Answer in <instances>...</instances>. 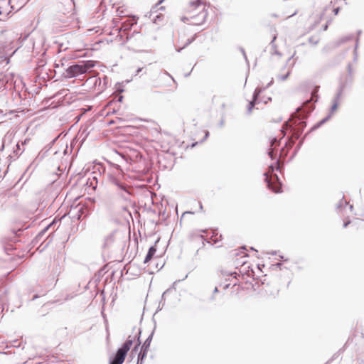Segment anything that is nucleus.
Returning <instances> with one entry per match:
<instances>
[{
    "label": "nucleus",
    "mask_w": 364,
    "mask_h": 364,
    "mask_svg": "<svg viewBox=\"0 0 364 364\" xmlns=\"http://www.w3.org/2000/svg\"><path fill=\"white\" fill-rule=\"evenodd\" d=\"M193 40V38L189 37L185 33H181L178 35L176 39V47L178 50H181L189 45Z\"/></svg>",
    "instance_id": "8"
},
{
    "label": "nucleus",
    "mask_w": 364,
    "mask_h": 364,
    "mask_svg": "<svg viewBox=\"0 0 364 364\" xmlns=\"http://www.w3.org/2000/svg\"><path fill=\"white\" fill-rule=\"evenodd\" d=\"M114 240V235L112 233L105 238V246H109Z\"/></svg>",
    "instance_id": "13"
},
{
    "label": "nucleus",
    "mask_w": 364,
    "mask_h": 364,
    "mask_svg": "<svg viewBox=\"0 0 364 364\" xmlns=\"http://www.w3.org/2000/svg\"><path fill=\"white\" fill-rule=\"evenodd\" d=\"M213 240L215 242H217V240H218V239H217V238H215V239H213Z\"/></svg>",
    "instance_id": "23"
},
{
    "label": "nucleus",
    "mask_w": 364,
    "mask_h": 364,
    "mask_svg": "<svg viewBox=\"0 0 364 364\" xmlns=\"http://www.w3.org/2000/svg\"><path fill=\"white\" fill-rule=\"evenodd\" d=\"M272 152H273V151L269 152V154L271 155V157H272Z\"/></svg>",
    "instance_id": "22"
},
{
    "label": "nucleus",
    "mask_w": 364,
    "mask_h": 364,
    "mask_svg": "<svg viewBox=\"0 0 364 364\" xmlns=\"http://www.w3.org/2000/svg\"><path fill=\"white\" fill-rule=\"evenodd\" d=\"M132 340L129 337L122 346L117 350L109 364H122L125 360L127 352L130 350L132 346Z\"/></svg>",
    "instance_id": "4"
},
{
    "label": "nucleus",
    "mask_w": 364,
    "mask_h": 364,
    "mask_svg": "<svg viewBox=\"0 0 364 364\" xmlns=\"http://www.w3.org/2000/svg\"><path fill=\"white\" fill-rule=\"evenodd\" d=\"M205 12L204 8L199 4L191 2L183 9L181 20L191 25H200L204 20Z\"/></svg>",
    "instance_id": "1"
},
{
    "label": "nucleus",
    "mask_w": 364,
    "mask_h": 364,
    "mask_svg": "<svg viewBox=\"0 0 364 364\" xmlns=\"http://www.w3.org/2000/svg\"><path fill=\"white\" fill-rule=\"evenodd\" d=\"M290 73H291L290 69L289 68H284L283 73L279 74L277 75V79L281 81H284L288 77V76L290 75Z\"/></svg>",
    "instance_id": "11"
},
{
    "label": "nucleus",
    "mask_w": 364,
    "mask_h": 364,
    "mask_svg": "<svg viewBox=\"0 0 364 364\" xmlns=\"http://www.w3.org/2000/svg\"><path fill=\"white\" fill-rule=\"evenodd\" d=\"M339 105H340V102H339L338 99L334 100L333 102L331 108V112L332 114L335 113L337 111Z\"/></svg>",
    "instance_id": "14"
},
{
    "label": "nucleus",
    "mask_w": 364,
    "mask_h": 364,
    "mask_svg": "<svg viewBox=\"0 0 364 364\" xmlns=\"http://www.w3.org/2000/svg\"><path fill=\"white\" fill-rule=\"evenodd\" d=\"M95 66L92 60L82 61L80 64H75L69 66L65 72V77L72 78L82 75Z\"/></svg>",
    "instance_id": "3"
},
{
    "label": "nucleus",
    "mask_w": 364,
    "mask_h": 364,
    "mask_svg": "<svg viewBox=\"0 0 364 364\" xmlns=\"http://www.w3.org/2000/svg\"><path fill=\"white\" fill-rule=\"evenodd\" d=\"M187 213H185L182 215V218H181V220L183 218L184 215L186 214Z\"/></svg>",
    "instance_id": "21"
},
{
    "label": "nucleus",
    "mask_w": 364,
    "mask_h": 364,
    "mask_svg": "<svg viewBox=\"0 0 364 364\" xmlns=\"http://www.w3.org/2000/svg\"><path fill=\"white\" fill-rule=\"evenodd\" d=\"M291 283V281L290 280H288L286 283V287H288L289 284Z\"/></svg>",
    "instance_id": "18"
},
{
    "label": "nucleus",
    "mask_w": 364,
    "mask_h": 364,
    "mask_svg": "<svg viewBox=\"0 0 364 364\" xmlns=\"http://www.w3.org/2000/svg\"><path fill=\"white\" fill-rule=\"evenodd\" d=\"M237 273H231L229 274H223L219 282L218 287L223 289L228 288L230 285L235 287L237 283Z\"/></svg>",
    "instance_id": "6"
},
{
    "label": "nucleus",
    "mask_w": 364,
    "mask_h": 364,
    "mask_svg": "<svg viewBox=\"0 0 364 364\" xmlns=\"http://www.w3.org/2000/svg\"><path fill=\"white\" fill-rule=\"evenodd\" d=\"M350 222H347V223H344V227H346L348 224H349Z\"/></svg>",
    "instance_id": "20"
},
{
    "label": "nucleus",
    "mask_w": 364,
    "mask_h": 364,
    "mask_svg": "<svg viewBox=\"0 0 364 364\" xmlns=\"http://www.w3.org/2000/svg\"><path fill=\"white\" fill-rule=\"evenodd\" d=\"M304 125H305L304 122H300L299 124V127L296 129H294L291 137L295 139H297L299 137V135L301 133V129L303 128Z\"/></svg>",
    "instance_id": "10"
},
{
    "label": "nucleus",
    "mask_w": 364,
    "mask_h": 364,
    "mask_svg": "<svg viewBox=\"0 0 364 364\" xmlns=\"http://www.w3.org/2000/svg\"><path fill=\"white\" fill-rule=\"evenodd\" d=\"M257 95H254L252 100L249 102L247 106V113H251L253 107H255V102L256 100Z\"/></svg>",
    "instance_id": "12"
},
{
    "label": "nucleus",
    "mask_w": 364,
    "mask_h": 364,
    "mask_svg": "<svg viewBox=\"0 0 364 364\" xmlns=\"http://www.w3.org/2000/svg\"><path fill=\"white\" fill-rule=\"evenodd\" d=\"M280 286V284H277L274 288V290L272 291H270L269 294L271 296H274V297H276L278 294H279V289L278 287Z\"/></svg>",
    "instance_id": "15"
},
{
    "label": "nucleus",
    "mask_w": 364,
    "mask_h": 364,
    "mask_svg": "<svg viewBox=\"0 0 364 364\" xmlns=\"http://www.w3.org/2000/svg\"><path fill=\"white\" fill-rule=\"evenodd\" d=\"M4 86V82L0 80V88H1Z\"/></svg>",
    "instance_id": "19"
},
{
    "label": "nucleus",
    "mask_w": 364,
    "mask_h": 364,
    "mask_svg": "<svg viewBox=\"0 0 364 364\" xmlns=\"http://www.w3.org/2000/svg\"><path fill=\"white\" fill-rule=\"evenodd\" d=\"M139 346H140V343L139 342V343H137L134 346L133 350H132L131 355L134 356V355L138 354V356H137V364H142V363L144 361V359L146 357V355H147V353H148V350H149V346H150V342H149L148 341H146L144 342V343L143 344V346L141 347L140 351L138 352L139 351Z\"/></svg>",
    "instance_id": "5"
},
{
    "label": "nucleus",
    "mask_w": 364,
    "mask_h": 364,
    "mask_svg": "<svg viewBox=\"0 0 364 364\" xmlns=\"http://www.w3.org/2000/svg\"><path fill=\"white\" fill-rule=\"evenodd\" d=\"M277 144H278V141H277V139H274L271 141V146H273L274 145L276 146V145H277Z\"/></svg>",
    "instance_id": "16"
},
{
    "label": "nucleus",
    "mask_w": 364,
    "mask_h": 364,
    "mask_svg": "<svg viewBox=\"0 0 364 364\" xmlns=\"http://www.w3.org/2000/svg\"><path fill=\"white\" fill-rule=\"evenodd\" d=\"M265 181L267 183V186L274 193H279L281 191V183L279 181L277 176L273 175L272 173L270 175L266 173Z\"/></svg>",
    "instance_id": "7"
},
{
    "label": "nucleus",
    "mask_w": 364,
    "mask_h": 364,
    "mask_svg": "<svg viewBox=\"0 0 364 364\" xmlns=\"http://www.w3.org/2000/svg\"><path fill=\"white\" fill-rule=\"evenodd\" d=\"M338 0L331 1V3L322 11L316 13L312 16L314 20L317 21V23L322 20H326L323 28L324 31L328 28V19L331 18V16H336L341 9V6L338 5Z\"/></svg>",
    "instance_id": "2"
},
{
    "label": "nucleus",
    "mask_w": 364,
    "mask_h": 364,
    "mask_svg": "<svg viewBox=\"0 0 364 364\" xmlns=\"http://www.w3.org/2000/svg\"><path fill=\"white\" fill-rule=\"evenodd\" d=\"M348 70L349 73H351V72H352V68H351V65H349L348 66Z\"/></svg>",
    "instance_id": "17"
},
{
    "label": "nucleus",
    "mask_w": 364,
    "mask_h": 364,
    "mask_svg": "<svg viewBox=\"0 0 364 364\" xmlns=\"http://www.w3.org/2000/svg\"><path fill=\"white\" fill-rule=\"evenodd\" d=\"M156 248L155 246L151 247L149 250V252L145 257L144 263H148L156 254Z\"/></svg>",
    "instance_id": "9"
}]
</instances>
